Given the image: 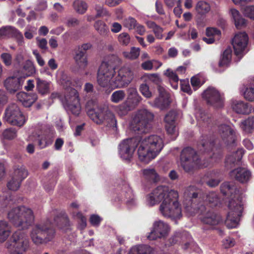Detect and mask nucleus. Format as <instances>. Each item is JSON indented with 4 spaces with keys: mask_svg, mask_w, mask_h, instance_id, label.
<instances>
[{
    "mask_svg": "<svg viewBox=\"0 0 254 254\" xmlns=\"http://www.w3.org/2000/svg\"><path fill=\"white\" fill-rule=\"evenodd\" d=\"M198 142L197 146L198 151L206 154L204 158H207L206 162L202 163L196 151L190 147H186L181 151L180 160L181 166L186 172H192L195 167L206 168L213 162H217L223 157L221 146H215L216 139L209 138L208 136H202Z\"/></svg>",
    "mask_w": 254,
    "mask_h": 254,
    "instance_id": "f257e3e1",
    "label": "nucleus"
},
{
    "mask_svg": "<svg viewBox=\"0 0 254 254\" xmlns=\"http://www.w3.org/2000/svg\"><path fill=\"white\" fill-rule=\"evenodd\" d=\"M10 222L19 230L15 232L7 242V248L11 254H23L29 248V241L20 229H27L34 220L32 210L23 205L12 209L7 214Z\"/></svg>",
    "mask_w": 254,
    "mask_h": 254,
    "instance_id": "f03ea898",
    "label": "nucleus"
},
{
    "mask_svg": "<svg viewBox=\"0 0 254 254\" xmlns=\"http://www.w3.org/2000/svg\"><path fill=\"white\" fill-rule=\"evenodd\" d=\"M154 115L147 109L138 110L130 124L131 129L138 135L123 140L118 146L119 154L123 159L129 161L141 140L139 135L148 132L152 127Z\"/></svg>",
    "mask_w": 254,
    "mask_h": 254,
    "instance_id": "7ed1b4c3",
    "label": "nucleus"
},
{
    "mask_svg": "<svg viewBox=\"0 0 254 254\" xmlns=\"http://www.w3.org/2000/svg\"><path fill=\"white\" fill-rule=\"evenodd\" d=\"M177 191L169 190L168 186H159L148 195L147 201L150 206L160 203V211L162 214L172 219H179L182 216V210L178 199Z\"/></svg>",
    "mask_w": 254,
    "mask_h": 254,
    "instance_id": "20e7f679",
    "label": "nucleus"
},
{
    "mask_svg": "<svg viewBox=\"0 0 254 254\" xmlns=\"http://www.w3.org/2000/svg\"><path fill=\"white\" fill-rule=\"evenodd\" d=\"M221 192L229 198L228 212L225 224L227 228H236L242 216L243 207L242 204V193L233 182H226L220 186Z\"/></svg>",
    "mask_w": 254,
    "mask_h": 254,
    "instance_id": "39448f33",
    "label": "nucleus"
},
{
    "mask_svg": "<svg viewBox=\"0 0 254 254\" xmlns=\"http://www.w3.org/2000/svg\"><path fill=\"white\" fill-rule=\"evenodd\" d=\"M85 109L88 116L96 124L105 123L110 127H117L114 114L105 105H98L95 99L89 100L86 102Z\"/></svg>",
    "mask_w": 254,
    "mask_h": 254,
    "instance_id": "423d86ee",
    "label": "nucleus"
},
{
    "mask_svg": "<svg viewBox=\"0 0 254 254\" xmlns=\"http://www.w3.org/2000/svg\"><path fill=\"white\" fill-rule=\"evenodd\" d=\"M162 138L157 135H151L144 139L141 138L137 154L139 160L148 164L154 159L163 148Z\"/></svg>",
    "mask_w": 254,
    "mask_h": 254,
    "instance_id": "0eeeda50",
    "label": "nucleus"
},
{
    "mask_svg": "<svg viewBox=\"0 0 254 254\" xmlns=\"http://www.w3.org/2000/svg\"><path fill=\"white\" fill-rule=\"evenodd\" d=\"M188 195L191 198V207L193 208L194 211H196L201 214V215L200 216V220L203 224L210 226H215L218 225L222 221L220 216L213 210H206L205 206L203 204H196L195 202H194V199L197 198V193L195 192H191L190 191Z\"/></svg>",
    "mask_w": 254,
    "mask_h": 254,
    "instance_id": "6e6552de",
    "label": "nucleus"
},
{
    "mask_svg": "<svg viewBox=\"0 0 254 254\" xmlns=\"http://www.w3.org/2000/svg\"><path fill=\"white\" fill-rule=\"evenodd\" d=\"M55 234V230L52 228L51 223L47 220L45 223L37 224L33 227L31 237L35 244L39 245L52 241Z\"/></svg>",
    "mask_w": 254,
    "mask_h": 254,
    "instance_id": "1a4fd4ad",
    "label": "nucleus"
},
{
    "mask_svg": "<svg viewBox=\"0 0 254 254\" xmlns=\"http://www.w3.org/2000/svg\"><path fill=\"white\" fill-rule=\"evenodd\" d=\"M3 120L12 126H23L25 122V117L16 104H9L5 109Z\"/></svg>",
    "mask_w": 254,
    "mask_h": 254,
    "instance_id": "9d476101",
    "label": "nucleus"
},
{
    "mask_svg": "<svg viewBox=\"0 0 254 254\" xmlns=\"http://www.w3.org/2000/svg\"><path fill=\"white\" fill-rule=\"evenodd\" d=\"M116 71L113 66L103 62L99 66L97 73V83L102 87H107L114 76Z\"/></svg>",
    "mask_w": 254,
    "mask_h": 254,
    "instance_id": "9b49d317",
    "label": "nucleus"
},
{
    "mask_svg": "<svg viewBox=\"0 0 254 254\" xmlns=\"http://www.w3.org/2000/svg\"><path fill=\"white\" fill-rule=\"evenodd\" d=\"M133 73L127 67H122L115 75L113 79V85L116 88H121L127 87L132 81Z\"/></svg>",
    "mask_w": 254,
    "mask_h": 254,
    "instance_id": "f8f14e48",
    "label": "nucleus"
},
{
    "mask_svg": "<svg viewBox=\"0 0 254 254\" xmlns=\"http://www.w3.org/2000/svg\"><path fill=\"white\" fill-rule=\"evenodd\" d=\"M202 97L215 108H221L224 106L223 96L215 88L209 87L202 93Z\"/></svg>",
    "mask_w": 254,
    "mask_h": 254,
    "instance_id": "ddd939ff",
    "label": "nucleus"
},
{
    "mask_svg": "<svg viewBox=\"0 0 254 254\" xmlns=\"http://www.w3.org/2000/svg\"><path fill=\"white\" fill-rule=\"evenodd\" d=\"M249 41V37L246 32H239L235 35L232 40L235 54L237 56H243Z\"/></svg>",
    "mask_w": 254,
    "mask_h": 254,
    "instance_id": "4468645a",
    "label": "nucleus"
},
{
    "mask_svg": "<svg viewBox=\"0 0 254 254\" xmlns=\"http://www.w3.org/2000/svg\"><path fill=\"white\" fill-rule=\"evenodd\" d=\"M218 131L222 141L226 146L235 145L236 132L229 126L221 125L218 127Z\"/></svg>",
    "mask_w": 254,
    "mask_h": 254,
    "instance_id": "2eb2a0df",
    "label": "nucleus"
},
{
    "mask_svg": "<svg viewBox=\"0 0 254 254\" xmlns=\"http://www.w3.org/2000/svg\"><path fill=\"white\" fill-rule=\"evenodd\" d=\"M169 231L168 225L162 221H156L153 224L152 230L147 236L149 240H155L157 238L166 237Z\"/></svg>",
    "mask_w": 254,
    "mask_h": 254,
    "instance_id": "dca6fc26",
    "label": "nucleus"
},
{
    "mask_svg": "<svg viewBox=\"0 0 254 254\" xmlns=\"http://www.w3.org/2000/svg\"><path fill=\"white\" fill-rule=\"evenodd\" d=\"M176 113L174 111L168 112L164 118L165 123V128L168 134L177 136L178 135L176 119Z\"/></svg>",
    "mask_w": 254,
    "mask_h": 254,
    "instance_id": "f3484780",
    "label": "nucleus"
},
{
    "mask_svg": "<svg viewBox=\"0 0 254 254\" xmlns=\"http://www.w3.org/2000/svg\"><path fill=\"white\" fill-rule=\"evenodd\" d=\"M54 133V130L47 129L38 136L37 145L39 148H45L53 143Z\"/></svg>",
    "mask_w": 254,
    "mask_h": 254,
    "instance_id": "a211bd4d",
    "label": "nucleus"
},
{
    "mask_svg": "<svg viewBox=\"0 0 254 254\" xmlns=\"http://www.w3.org/2000/svg\"><path fill=\"white\" fill-rule=\"evenodd\" d=\"M23 82L21 78L9 77L5 80L4 85L9 93L14 94L21 88Z\"/></svg>",
    "mask_w": 254,
    "mask_h": 254,
    "instance_id": "6ab92c4d",
    "label": "nucleus"
},
{
    "mask_svg": "<svg viewBox=\"0 0 254 254\" xmlns=\"http://www.w3.org/2000/svg\"><path fill=\"white\" fill-rule=\"evenodd\" d=\"M244 153L245 150L243 148H239L237 151L228 155L225 161L226 168L229 169L234 167L241 160Z\"/></svg>",
    "mask_w": 254,
    "mask_h": 254,
    "instance_id": "aec40b11",
    "label": "nucleus"
},
{
    "mask_svg": "<svg viewBox=\"0 0 254 254\" xmlns=\"http://www.w3.org/2000/svg\"><path fill=\"white\" fill-rule=\"evenodd\" d=\"M230 176L241 183H246L250 179L251 172L247 168L239 167L233 170L230 172Z\"/></svg>",
    "mask_w": 254,
    "mask_h": 254,
    "instance_id": "412c9836",
    "label": "nucleus"
},
{
    "mask_svg": "<svg viewBox=\"0 0 254 254\" xmlns=\"http://www.w3.org/2000/svg\"><path fill=\"white\" fill-rule=\"evenodd\" d=\"M17 98L25 107H31L38 99L36 93H27L20 92L17 94Z\"/></svg>",
    "mask_w": 254,
    "mask_h": 254,
    "instance_id": "4be33fe9",
    "label": "nucleus"
},
{
    "mask_svg": "<svg viewBox=\"0 0 254 254\" xmlns=\"http://www.w3.org/2000/svg\"><path fill=\"white\" fill-rule=\"evenodd\" d=\"M54 223L57 227L65 232L69 229V220L64 212H61L54 218Z\"/></svg>",
    "mask_w": 254,
    "mask_h": 254,
    "instance_id": "5701e85b",
    "label": "nucleus"
},
{
    "mask_svg": "<svg viewBox=\"0 0 254 254\" xmlns=\"http://www.w3.org/2000/svg\"><path fill=\"white\" fill-rule=\"evenodd\" d=\"M121 198L122 200L127 199L126 203L128 206H131L134 203V199L133 198L132 190L128 184L123 182V186L121 189Z\"/></svg>",
    "mask_w": 254,
    "mask_h": 254,
    "instance_id": "b1692460",
    "label": "nucleus"
},
{
    "mask_svg": "<svg viewBox=\"0 0 254 254\" xmlns=\"http://www.w3.org/2000/svg\"><path fill=\"white\" fill-rule=\"evenodd\" d=\"M231 106L233 110L238 114H247L250 111L248 103L243 101H233Z\"/></svg>",
    "mask_w": 254,
    "mask_h": 254,
    "instance_id": "393cba45",
    "label": "nucleus"
},
{
    "mask_svg": "<svg viewBox=\"0 0 254 254\" xmlns=\"http://www.w3.org/2000/svg\"><path fill=\"white\" fill-rule=\"evenodd\" d=\"M128 254H154V250L148 245H139L132 247Z\"/></svg>",
    "mask_w": 254,
    "mask_h": 254,
    "instance_id": "a878e982",
    "label": "nucleus"
},
{
    "mask_svg": "<svg viewBox=\"0 0 254 254\" xmlns=\"http://www.w3.org/2000/svg\"><path fill=\"white\" fill-rule=\"evenodd\" d=\"M36 80V89L39 93L42 95H44L50 93L51 82L41 79L40 78H37Z\"/></svg>",
    "mask_w": 254,
    "mask_h": 254,
    "instance_id": "bb28decb",
    "label": "nucleus"
},
{
    "mask_svg": "<svg viewBox=\"0 0 254 254\" xmlns=\"http://www.w3.org/2000/svg\"><path fill=\"white\" fill-rule=\"evenodd\" d=\"M75 53L74 60L76 64L79 68H84L88 64L87 55L85 54L84 52L79 51L78 50H77Z\"/></svg>",
    "mask_w": 254,
    "mask_h": 254,
    "instance_id": "cd10ccee",
    "label": "nucleus"
},
{
    "mask_svg": "<svg viewBox=\"0 0 254 254\" xmlns=\"http://www.w3.org/2000/svg\"><path fill=\"white\" fill-rule=\"evenodd\" d=\"M230 12L237 28H240L246 24V20L242 17L238 10L233 8L230 9Z\"/></svg>",
    "mask_w": 254,
    "mask_h": 254,
    "instance_id": "c85d7f7f",
    "label": "nucleus"
},
{
    "mask_svg": "<svg viewBox=\"0 0 254 254\" xmlns=\"http://www.w3.org/2000/svg\"><path fill=\"white\" fill-rule=\"evenodd\" d=\"M12 177L19 181H23L28 176V171L23 165H15L13 167Z\"/></svg>",
    "mask_w": 254,
    "mask_h": 254,
    "instance_id": "c756f323",
    "label": "nucleus"
},
{
    "mask_svg": "<svg viewBox=\"0 0 254 254\" xmlns=\"http://www.w3.org/2000/svg\"><path fill=\"white\" fill-rule=\"evenodd\" d=\"M195 10L198 15L205 16L210 11V6L205 1L200 0L196 4Z\"/></svg>",
    "mask_w": 254,
    "mask_h": 254,
    "instance_id": "7c9ffc66",
    "label": "nucleus"
},
{
    "mask_svg": "<svg viewBox=\"0 0 254 254\" xmlns=\"http://www.w3.org/2000/svg\"><path fill=\"white\" fill-rule=\"evenodd\" d=\"M232 51L230 47L227 48L223 52L219 61V67H227L229 64L232 58Z\"/></svg>",
    "mask_w": 254,
    "mask_h": 254,
    "instance_id": "2f4dec72",
    "label": "nucleus"
},
{
    "mask_svg": "<svg viewBox=\"0 0 254 254\" xmlns=\"http://www.w3.org/2000/svg\"><path fill=\"white\" fill-rule=\"evenodd\" d=\"M144 178L148 181L155 183L159 180V177L154 168H147L142 170Z\"/></svg>",
    "mask_w": 254,
    "mask_h": 254,
    "instance_id": "473e14b6",
    "label": "nucleus"
},
{
    "mask_svg": "<svg viewBox=\"0 0 254 254\" xmlns=\"http://www.w3.org/2000/svg\"><path fill=\"white\" fill-rule=\"evenodd\" d=\"M164 74L169 78L172 87L174 89H177L178 87L179 79L176 73L168 68L164 71Z\"/></svg>",
    "mask_w": 254,
    "mask_h": 254,
    "instance_id": "72a5a7b5",
    "label": "nucleus"
},
{
    "mask_svg": "<svg viewBox=\"0 0 254 254\" xmlns=\"http://www.w3.org/2000/svg\"><path fill=\"white\" fill-rule=\"evenodd\" d=\"M204 203L211 207L217 206L219 203V198L217 193L212 191L206 194Z\"/></svg>",
    "mask_w": 254,
    "mask_h": 254,
    "instance_id": "f704fd0d",
    "label": "nucleus"
},
{
    "mask_svg": "<svg viewBox=\"0 0 254 254\" xmlns=\"http://www.w3.org/2000/svg\"><path fill=\"white\" fill-rule=\"evenodd\" d=\"M241 128L246 133L252 132L254 128V117H249L240 124Z\"/></svg>",
    "mask_w": 254,
    "mask_h": 254,
    "instance_id": "c9c22d12",
    "label": "nucleus"
},
{
    "mask_svg": "<svg viewBox=\"0 0 254 254\" xmlns=\"http://www.w3.org/2000/svg\"><path fill=\"white\" fill-rule=\"evenodd\" d=\"M10 234L8 223L6 221H0V243L4 242Z\"/></svg>",
    "mask_w": 254,
    "mask_h": 254,
    "instance_id": "e433bc0d",
    "label": "nucleus"
},
{
    "mask_svg": "<svg viewBox=\"0 0 254 254\" xmlns=\"http://www.w3.org/2000/svg\"><path fill=\"white\" fill-rule=\"evenodd\" d=\"M73 92L74 94V100L75 102L74 104H71L69 105V108L72 114L75 116H78L81 110L80 105L78 98V96L76 95L77 92L75 89H73Z\"/></svg>",
    "mask_w": 254,
    "mask_h": 254,
    "instance_id": "4c0bfd02",
    "label": "nucleus"
},
{
    "mask_svg": "<svg viewBox=\"0 0 254 254\" xmlns=\"http://www.w3.org/2000/svg\"><path fill=\"white\" fill-rule=\"evenodd\" d=\"M95 29L102 36H106L109 32V28L106 23L102 20H97L94 23Z\"/></svg>",
    "mask_w": 254,
    "mask_h": 254,
    "instance_id": "58836bf2",
    "label": "nucleus"
},
{
    "mask_svg": "<svg viewBox=\"0 0 254 254\" xmlns=\"http://www.w3.org/2000/svg\"><path fill=\"white\" fill-rule=\"evenodd\" d=\"M170 101L166 96L164 97H159L156 98L154 100V105L156 107L163 110L167 108L170 105Z\"/></svg>",
    "mask_w": 254,
    "mask_h": 254,
    "instance_id": "ea45409f",
    "label": "nucleus"
},
{
    "mask_svg": "<svg viewBox=\"0 0 254 254\" xmlns=\"http://www.w3.org/2000/svg\"><path fill=\"white\" fill-rule=\"evenodd\" d=\"M132 110V108L130 106L127 101L118 106L116 109V112L120 116L126 115L128 111Z\"/></svg>",
    "mask_w": 254,
    "mask_h": 254,
    "instance_id": "a19ab883",
    "label": "nucleus"
},
{
    "mask_svg": "<svg viewBox=\"0 0 254 254\" xmlns=\"http://www.w3.org/2000/svg\"><path fill=\"white\" fill-rule=\"evenodd\" d=\"M73 5L76 11L81 14L85 13L87 8L86 3L81 0H75Z\"/></svg>",
    "mask_w": 254,
    "mask_h": 254,
    "instance_id": "79ce46f5",
    "label": "nucleus"
},
{
    "mask_svg": "<svg viewBox=\"0 0 254 254\" xmlns=\"http://www.w3.org/2000/svg\"><path fill=\"white\" fill-rule=\"evenodd\" d=\"M15 28L11 26H2L0 28V39L6 37L12 36Z\"/></svg>",
    "mask_w": 254,
    "mask_h": 254,
    "instance_id": "37998d69",
    "label": "nucleus"
},
{
    "mask_svg": "<svg viewBox=\"0 0 254 254\" xmlns=\"http://www.w3.org/2000/svg\"><path fill=\"white\" fill-rule=\"evenodd\" d=\"M126 96V94L123 90H117L114 92L111 96V100L112 102L118 103L124 100Z\"/></svg>",
    "mask_w": 254,
    "mask_h": 254,
    "instance_id": "c03bdc74",
    "label": "nucleus"
},
{
    "mask_svg": "<svg viewBox=\"0 0 254 254\" xmlns=\"http://www.w3.org/2000/svg\"><path fill=\"white\" fill-rule=\"evenodd\" d=\"M140 53V49L139 48L132 47L130 52H124V56L130 60H135L138 58Z\"/></svg>",
    "mask_w": 254,
    "mask_h": 254,
    "instance_id": "a18cd8bd",
    "label": "nucleus"
},
{
    "mask_svg": "<svg viewBox=\"0 0 254 254\" xmlns=\"http://www.w3.org/2000/svg\"><path fill=\"white\" fill-rule=\"evenodd\" d=\"M17 135V130L15 128L10 127L3 130L2 135L3 138L11 140L14 138Z\"/></svg>",
    "mask_w": 254,
    "mask_h": 254,
    "instance_id": "49530a36",
    "label": "nucleus"
},
{
    "mask_svg": "<svg viewBox=\"0 0 254 254\" xmlns=\"http://www.w3.org/2000/svg\"><path fill=\"white\" fill-rule=\"evenodd\" d=\"M57 183L56 177L53 176L49 178L47 181H45L43 183L44 188L47 192L52 190Z\"/></svg>",
    "mask_w": 254,
    "mask_h": 254,
    "instance_id": "de8ad7c7",
    "label": "nucleus"
},
{
    "mask_svg": "<svg viewBox=\"0 0 254 254\" xmlns=\"http://www.w3.org/2000/svg\"><path fill=\"white\" fill-rule=\"evenodd\" d=\"M244 96L248 101H254V79L253 84L251 86L246 88L244 92Z\"/></svg>",
    "mask_w": 254,
    "mask_h": 254,
    "instance_id": "09e8293b",
    "label": "nucleus"
},
{
    "mask_svg": "<svg viewBox=\"0 0 254 254\" xmlns=\"http://www.w3.org/2000/svg\"><path fill=\"white\" fill-rule=\"evenodd\" d=\"M21 182L12 176L11 179L7 184V187L9 190L16 191L20 188Z\"/></svg>",
    "mask_w": 254,
    "mask_h": 254,
    "instance_id": "8fccbe9b",
    "label": "nucleus"
},
{
    "mask_svg": "<svg viewBox=\"0 0 254 254\" xmlns=\"http://www.w3.org/2000/svg\"><path fill=\"white\" fill-rule=\"evenodd\" d=\"M241 10L245 16L254 20V5L243 6Z\"/></svg>",
    "mask_w": 254,
    "mask_h": 254,
    "instance_id": "3c124183",
    "label": "nucleus"
},
{
    "mask_svg": "<svg viewBox=\"0 0 254 254\" xmlns=\"http://www.w3.org/2000/svg\"><path fill=\"white\" fill-rule=\"evenodd\" d=\"M23 70L26 72L27 76H30L35 73L36 70L32 63L30 61H27L24 66Z\"/></svg>",
    "mask_w": 254,
    "mask_h": 254,
    "instance_id": "603ef678",
    "label": "nucleus"
},
{
    "mask_svg": "<svg viewBox=\"0 0 254 254\" xmlns=\"http://www.w3.org/2000/svg\"><path fill=\"white\" fill-rule=\"evenodd\" d=\"M142 99V97L139 94H137L134 96L128 97L127 102H128L130 106H131L132 109H133L138 106Z\"/></svg>",
    "mask_w": 254,
    "mask_h": 254,
    "instance_id": "864d4df0",
    "label": "nucleus"
},
{
    "mask_svg": "<svg viewBox=\"0 0 254 254\" xmlns=\"http://www.w3.org/2000/svg\"><path fill=\"white\" fill-rule=\"evenodd\" d=\"M196 117L198 121H202L204 123L209 124L210 122V116L203 110H199L196 113Z\"/></svg>",
    "mask_w": 254,
    "mask_h": 254,
    "instance_id": "5fc2aeb1",
    "label": "nucleus"
},
{
    "mask_svg": "<svg viewBox=\"0 0 254 254\" xmlns=\"http://www.w3.org/2000/svg\"><path fill=\"white\" fill-rule=\"evenodd\" d=\"M137 24L136 19L132 17H128L124 20V26L129 30L134 29Z\"/></svg>",
    "mask_w": 254,
    "mask_h": 254,
    "instance_id": "6e6d98bb",
    "label": "nucleus"
},
{
    "mask_svg": "<svg viewBox=\"0 0 254 254\" xmlns=\"http://www.w3.org/2000/svg\"><path fill=\"white\" fill-rule=\"evenodd\" d=\"M105 62L108 63L111 66H113L114 68L116 69V67L121 64V60L117 56L112 55L109 57L108 61Z\"/></svg>",
    "mask_w": 254,
    "mask_h": 254,
    "instance_id": "4d7b16f0",
    "label": "nucleus"
},
{
    "mask_svg": "<svg viewBox=\"0 0 254 254\" xmlns=\"http://www.w3.org/2000/svg\"><path fill=\"white\" fill-rule=\"evenodd\" d=\"M76 216L78 219V228L80 230L84 229L87 225L86 218L81 212H77Z\"/></svg>",
    "mask_w": 254,
    "mask_h": 254,
    "instance_id": "13d9d810",
    "label": "nucleus"
},
{
    "mask_svg": "<svg viewBox=\"0 0 254 254\" xmlns=\"http://www.w3.org/2000/svg\"><path fill=\"white\" fill-rule=\"evenodd\" d=\"M139 91L146 98H150L152 97V93L149 90L148 85L146 83H143L140 85Z\"/></svg>",
    "mask_w": 254,
    "mask_h": 254,
    "instance_id": "bf43d9fd",
    "label": "nucleus"
},
{
    "mask_svg": "<svg viewBox=\"0 0 254 254\" xmlns=\"http://www.w3.org/2000/svg\"><path fill=\"white\" fill-rule=\"evenodd\" d=\"M118 41L121 45L127 46L130 41V36L126 32L122 33L118 36Z\"/></svg>",
    "mask_w": 254,
    "mask_h": 254,
    "instance_id": "052dcab7",
    "label": "nucleus"
},
{
    "mask_svg": "<svg viewBox=\"0 0 254 254\" xmlns=\"http://www.w3.org/2000/svg\"><path fill=\"white\" fill-rule=\"evenodd\" d=\"M102 220V218L98 215L93 214L90 216L89 221L93 226L98 227L100 224Z\"/></svg>",
    "mask_w": 254,
    "mask_h": 254,
    "instance_id": "680f3d73",
    "label": "nucleus"
},
{
    "mask_svg": "<svg viewBox=\"0 0 254 254\" xmlns=\"http://www.w3.org/2000/svg\"><path fill=\"white\" fill-rule=\"evenodd\" d=\"M0 58L6 66L10 65L12 63V56L11 55L7 53H2L0 55Z\"/></svg>",
    "mask_w": 254,
    "mask_h": 254,
    "instance_id": "e2e57ef3",
    "label": "nucleus"
},
{
    "mask_svg": "<svg viewBox=\"0 0 254 254\" xmlns=\"http://www.w3.org/2000/svg\"><path fill=\"white\" fill-rule=\"evenodd\" d=\"M84 90L86 93L87 94H88L89 96H94L96 92L94 89L93 85L92 84L90 83H85L84 87Z\"/></svg>",
    "mask_w": 254,
    "mask_h": 254,
    "instance_id": "0e129e2a",
    "label": "nucleus"
},
{
    "mask_svg": "<svg viewBox=\"0 0 254 254\" xmlns=\"http://www.w3.org/2000/svg\"><path fill=\"white\" fill-rule=\"evenodd\" d=\"M95 10L97 11L96 17H100L109 15V12L103 7L96 6Z\"/></svg>",
    "mask_w": 254,
    "mask_h": 254,
    "instance_id": "69168bd1",
    "label": "nucleus"
},
{
    "mask_svg": "<svg viewBox=\"0 0 254 254\" xmlns=\"http://www.w3.org/2000/svg\"><path fill=\"white\" fill-rule=\"evenodd\" d=\"M8 101V97L6 92L3 90H0V107L5 105Z\"/></svg>",
    "mask_w": 254,
    "mask_h": 254,
    "instance_id": "338daca9",
    "label": "nucleus"
},
{
    "mask_svg": "<svg viewBox=\"0 0 254 254\" xmlns=\"http://www.w3.org/2000/svg\"><path fill=\"white\" fill-rule=\"evenodd\" d=\"M190 83L194 90L197 89L201 86L200 79L195 76L191 78Z\"/></svg>",
    "mask_w": 254,
    "mask_h": 254,
    "instance_id": "774afa93",
    "label": "nucleus"
}]
</instances>
